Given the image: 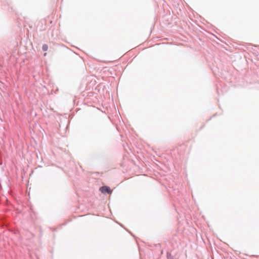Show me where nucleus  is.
<instances>
[{
    "mask_svg": "<svg viewBox=\"0 0 259 259\" xmlns=\"http://www.w3.org/2000/svg\"><path fill=\"white\" fill-rule=\"evenodd\" d=\"M100 190L102 193H107L108 194H111L112 191L110 190V188L107 186H103L100 188Z\"/></svg>",
    "mask_w": 259,
    "mask_h": 259,
    "instance_id": "obj_1",
    "label": "nucleus"
},
{
    "mask_svg": "<svg viewBox=\"0 0 259 259\" xmlns=\"http://www.w3.org/2000/svg\"><path fill=\"white\" fill-rule=\"evenodd\" d=\"M42 50L44 51H47L48 49V47L47 45H44L42 46Z\"/></svg>",
    "mask_w": 259,
    "mask_h": 259,
    "instance_id": "obj_2",
    "label": "nucleus"
}]
</instances>
